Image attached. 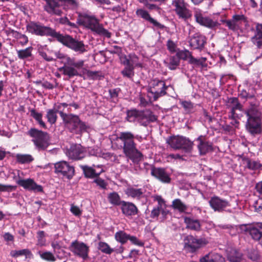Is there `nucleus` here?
Segmentation results:
<instances>
[{"label":"nucleus","mask_w":262,"mask_h":262,"mask_svg":"<svg viewBox=\"0 0 262 262\" xmlns=\"http://www.w3.org/2000/svg\"><path fill=\"white\" fill-rule=\"evenodd\" d=\"M27 30L32 34L39 36H51L67 48L80 53L84 52L85 46L82 41H79L69 35H63L49 26L39 21H30L26 26Z\"/></svg>","instance_id":"nucleus-1"},{"label":"nucleus","mask_w":262,"mask_h":262,"mask_svg":"<svg viewBox=\"0 0 262 262\" xmlns=\"http://www.w3.org/2000/svg\"><path fill=\"white\" fill-rule=\"evenodd\" d=\"M135 136L131 132H120L117 136V140H119L122 144V148L123 154L133 163H137L141 160L143 154L137 148L135 142Z\"/></svg>","instance_id":"nucleus-2"},{"label":"nucleus","mask_w":262,"mask_h":262,"mask_svg":"<svg viewBox=\"0 0 262 262\" xmlns=\"http://www.w3.org/2000/svg\"><path fill=\"white\" fill-rule=\"evenodd\" d=\"M55 55L57 58L63 60L61 62L64 65L59 68L58 70L62 72L63 75L68 76L70 78L74 76L82 77V74L79 72L78 70L84 66L83 60H80L76 62L74 58H72L59 52L56 53Z\"/></svg>","instance_id":"nucleus-3"},{"label":"nucleus","mask_w":262,"mask_h":262,"mask_svg":"<svg viewBox=\"0 0 262 262\" xmlns=\"http://www.w3.org/2000/svg\"><path fill=\"white\" fill-rule=\"evenodd\" d=\"M77 23L79 25L90 29L94 33L99 35L105 36L107 38L111 37V33L104 29L99 20L94 15H90L86 13L81 14L77 19Z\"/></svg>","instance_id":"nucleus-4"},{"label":"nucleus","mask_w":262,"mask_h":262,"mask_svg":"<svg viewBox=\"0 0 262 262\" xmlns=\"http://www.w3.org/2000/svg\"><path fill=\"white\" fill-rule=\"evenodd\" d=\"M26 135L32 138V141L38 150H45L49 146V136L47 132L31 128Z\"/></svg>","instance_id":"nucleus-5"},{"label":"nucleus","mask_w":262,"mask_h":262,"mask_svg":"<svg viewBox=\"0 0 262 262\" xmlns=\"http://www.w3.org/2000/svg\"><path fill=\"white\" fill-rule=\"evenodd\" d=\"M62 115L63 122L70 132L78 134L86 130L85 123L81 121L78 116L72 114Z\"/></svg>","instance_id":"nucleus-6"},{"label":"nucleus","mask_w":262,"mask_h":262,"mask_svg":"<svg viewBox=\"0 0 262 262\" xmlns=\"http://www.w3.org/2000/svg\"><path fill=\"white\" fill-rule=\"evenodd\" d=\"M168 88L164 80L156 78L151 80L147 92L152 95L153 100L157 101L159 98L167 95Z\"/></svg>","instance_id":"nucleus-7"},{"label":"nucleus","mask_w":262,"mask_h":262,"mask_svg":"<svg viewBox=\"0 0 262 262\" xmlns=\"http://www.w3.org/2000/svg\"><path fill=\"white\" fill-rule=\"evenodd\" d=\"M166 143L174 150L182 149L186 152L190 151L193 143L190 140L179 136H172L166 140Z\"/></svg>","instance_id":"nucleus-8"},{"label":"nucleus","mask_w":262,"mask_h":262,"mask_svg":"<svg viewBox=\"0 0 262 262\" xmlns=\"http://www.w3.org/2000/svg\"><path fill=\"white\" fill-rule=\"evenodd\" d=\"M247 118L246 128L253 136L260 134L262 132L261 114H245Z\"/></svg>","instance_id":"nucleus-9"},{"label":"nucleus","mask_w":262,"mask_h":262,"mask_svg":"<svg viewBox=\"0 0 262 262\" xmlns=\"http://www.w3.org/2000/svg\"><path fill=\"white\" fill-rule=\"evenodd\" d=\"M208 243V241L205 238H196L192 235H188L184 239V248L191 253L196 252Z\"/></svg>","instance_id":"nucleus-10"},{"label":"nucleus","mask_w":262,"mask_h":262,"mask_svg":"<svg viewBox=\"0 0 262 262\" xmlns=\"http://www.w3.org/2000/svg\"><path fill=\"white\" fill-rule=\"evenodd\" d=\"M69 249L76 256L86 260L89 257V247L83 242L77 240L73 241Z\"/></svg>","instance_id":"nucleus-11"},{"label":"nucleus","mask_w":262,"mask_h":262,"mask_svg":"<svg viewBox=\"0 0 262 262\" xmlns=\"http://www.w3.org/2000/svg\"><path fill=\"white\" fill-rule=\"evenodd\" d=\"M55 173L62 176L69 180L71 179L75 174V169L66 161H60L54 164Z\"/></svg>","instance_id":"nucleus-12"},{"label":"nucleus","mask_w":262,"mask_h":262,"mask_svg":"<svg viewBox=\"0 0 262 262\" xmlns=\"http://www.w3.org/2000/svg\"><path fill=\"white\" fill-rule=\"evenodd\" d=\"M194 17L198 24L210 29L215 30L220 25L217 21H214L209 17L204 16L200 10L195 11Z\"/></svg>","instance_id":"nucleus-13"},{"label":"nucleus","mask_w":262,"mask_h":262,"mask_svg":"<svg viewBox=\"0 0 262 262\" xmlns=\"http://www.w3.org/2000/svg\"><path fill=\"white\" fill-rule=\"evenodd\" d=\"M208 203L210 207L215 212H223L230 211L226 209L227 207L230 206V203L227 200L221 199L218 196L215 195L211 197Z\"/></svg>","instance_id":"nucleus-14"},{"label":"nucleus","mask_w":262,"mask_h":262,"mask_svg":"<svg viewBox=\"0 0 262 262\" xmlns=\"http://www.w3.org/2000/svg\"><path fill=\"white\" fill-rule=\"evenodd\" d=\"M150 174L164 184H169L171 181L170 174L166 171L165 168L156 167L154 165H152Z\"/></svg>","instance_id":"nucleus-15"},{"label":"nucleus","mask_w":262,"mask_h":262,"mask_svg":"<svg viewBox=\"0 0 262 262\" xmlns=\"http://www.w3.org/2000/svg\"><path fill=\"white\" fill-rule=\"evenodd\" d=\"M172 5L175 7L174 11L180 18L186 20L191 17V11L187 8L184 0H175Z\"/></svg>","instance_id":"nucleus-16"},{"label":"nucleus","mask_w":262,"mask_h":262,"mask_svg":"<svg viewBox=\"0 0 262 262\" xmlns=\"http://www.w3.org/2000/svg\"><path fill=\"white\" fill-rule=\"evenodd\" d=\"M207 43L206 37L200 33H196L190 37L189 46L192 50L202 51Z\"/></svg>","instance_id":"nucleus-17"},{"label":"nucleus","mask_w":262,"mask_h":262,"mask_svg":"<svg viewBox=\"0 0 262 262\" xmlns=\"http://www.w3.org/2000/svg\"><path fill=\"white\" fill-rule=\"evenodd\" d=\"M158 120V116L149 109H145L140 111L139 123L141 125L146 127L151 123Z\"/></svg>","instance_id":"nucleus-18"},{"label":"nucleus","mask_w":262,"mask_h":262,"mask_svg":"<svg viewBox=\"0 0 262 262\" xmlns=\"http://www.w3.org/2000/svg\"><path fill=\"white\" fill-rule=\"evenodd\" d=\"M17 184L29 191H33L35 192H43L42 187L40 185H38L33 179L31 178L19 179L17 181Z\"/></svg>","instance_id":"nucleus-19"},{"label":"nucleus","mask_w":262,"mask_h":262,"mask_svg":"<svg viewBox=\"0 0 262 262\" xmlns=\"http://www.w3.org/2000/svg\"><path fill=\"white\" fill-rule=\"evenodd\" d=\"M67 155L71 159L79 160L85 155L83 148L80 144H72L67 151Z\"/></svg>","instance_id":"nucleus-20"},{"label":"nucleus","mask_w":262,"mask_h":262,"mask_svg":"<svg viewBox=\"0 0 262 262\" xmlns=\"http://www.w3.org/2000/svg\"><path fill=\"white\" fill-rule=\"evenodd\" d=\"M122 214L126 217H130L137 215L139 210L136 205L132 202L123 201L120 205Z\"/></svg>","instance_id":"nucleus-21"},{"label":"nucleus","mask_w":262,"mask_h":262,"mask_svg":"<svg viewBox=\"0 0 262 262\" xmlns=\"http://www.w3.org/2000/svg\"><path fill=\"white\" fill-rule=\"evenodd\" d=\"M136 15L143 19L149 21L150 24H152L153 26L158 29H164L165 26L154 19L150 16L148 12L143 9H137L136 11Z\"/></svg>","instance_id":"nucleus-22"},{"label":"nucleus","mask_w":262,"mask_h":262,"mask_svg":"<svg viewBox=\"0 0 262 262\" xmlns=\"http://www.w3.org/2000/svg\"><path fill=\"white\" fill-rule=\"evenodd\" d=\"M196 141L199 142L197 146L201 155H205L213 151L212 143L204 140L202 136H199Z\"/></svg>","instance_id":"nucleus-23"},{"label":"nucleus","mask_w":262,"mask_h":262,"mask_svg":"<svg viewBox=\"0 0 262 262\" xmlns=\"http://www.w3.org/2000/svg\"><path fill=\"white\" fill-rule=\"evenodd\" d=\"M254 35L251 38V41L257 48L262 47V24L255 23L253 29Z\"/></svg>","instance_id":"nucleus-24"},{"label":"nucleus","mask_w":262,"mask_h":262,"mask_svg":"<svg viewBox=\"0 0 262 262\" xmlns=\"http://www.w3.org/2000/svg\"><path fill=\"white\" fill-rule=\"evenodd\" d=\"M245 231L250 235L253 239L257 241L262 234V223L249 225L246 227Z\"/></svg>","instance_id":"nucleus-25"},{"label":"nucleus","mask_w":262,"mask_h":262,"mask_svg":"<svg viewBox=\"0 0 262 262\" xmlns=\"http://www.w3.org/2000/svg\"><path fill=\"white\" fill-rule=\"evenodd\" d=\"M183 219L187 229L195 231H201V224L200 220L188 216H184Z\"/></svg>","instance_id":"nucleus-26"},{"label":"nucleus","mask_w":262,"mask_h":262,"mask_svg":"<svg viewBox=\"0 0 262 262\" xmlns=\"http://www.w3.org/2000/svg\"><path fill=\"white\" fill-rule=\"evenodd\" d=\"M80 167L82 170L84 177L88 179H95L104 172V170L101 169L100 171L97 172L94 168L88 165H80Z\"/></svg>","instance_id":"nucleus-27"},{"label":"nucleus","mask_w":262,"mask_h":262,"mask_svg":"<svg viewBox=\"0 0 262 262\" xmlns=\"http://www.w3.org/2000/svg\"><path fill=\"white\" fill-rule=\"evenodd\" d=\"M251 99V100L249 102V107L245 111V114H261L259 110V102L256 99L255 96H254V98Z\"/></svg>","instance_id":"nucleus-28"},{"label":"nucleus","mask_w":262,"mask_h":262,"mask_svg":"<svg viewBox=\"0 0 262 262\" xmlns=\"http://www.w3.org/2000/svg\"><path fill=\"white\" fill-rule=\"evenodd\" d=\"M125 193L129 197L139 200L143 198L144 192L142 188L129 187L125 190Z\"/></svg>","instance_id":"nucleus-29"},{"label":"nucleus","mask_w":262,"mask_h":262,"mask_svg":"<svg viewBox=\"0 0 262 262\" xmlns=\"http://www.w3.org/2000/svg\"><path fill=\"white\" fill-rule=\"evenodd\" d=\"M242 161L246 164V167L250 170H256L262 168V164L258 161H254L248 157H244Z\"/></svg>","instance_id":"nucleus-30"},{"label":"nucleus","mask_w":262,"mask_h":262,"mask_svg":"<svg viewBox=\"0 0 262 262\" xmlns=\"http://www.w3.org/2000/svg\"><path fill=\"white\" fill-rule=\"evenodd\" d=\"M243 254L235 249H230L227 251V259L230 262H241Z\"/></svg>","instance_id":"nucleus-31"},{"label":"nucleus","mask_w":262,"mask_h":262,"mask_svg":"<svg viewBox=\"0 0 262 262\" xmlns=\"http://www.w3.org/2000/svg\"><path fill=\"white\" fill-rule=\"evenodd\" d=\"M33 48L32 47H29L24 49L17 50V57L19 59L25 60L26 59L33 58Z\"/></svg>","instance_id":"nucleus-32"},{"label":"nucleus","mask_w":262,"mask_h":262,"mask_svg":"<svg viewBox=\"0 0 262 262\" xmlns=\"http://www.w3.org/2000/svg\"><path fill=\"white\" fill-rule=\"evenodd\" d=\"M135 66L133 64L125 66L124 68L121 71L123 77L126 78L133 80L135 75Z\"/></svg>","instance_id":"nucleus-33"},{"label":"nucleus","mask_w":262,"mask_h":262,"mask_svg":"<svg viewBox=\"0 0 262 262\" xmlns=\"http://www.w3.org/2000/svg\"><path fill=\"white\" fill-rule=\"evenodd\" d=\"M140 111L136 108L127 110L125 120L129 122H134L137 119L139 122Z\"/></svg>","instance_id":"nucleus-34"},{"label":"nucleus","mask_w":262,"mask_h":262,"mask_svg":"<svg viewBox=\"0 0 262 262\" xmlns=\"http://www.w3.org/2000/svg\"><path fill=\"white\" fill-rule=\"evenodd\" d=\"M200 262H225L224 258L221 255L215 254L213 255H206L201 258Z\"/></svg>","instance_id":"nucleus-35"},{"label":"nucleus","mask_w":262,"mask_h":262,"mask_svg":"<svg viewBox=\"0 0 262 262\" xmlns=\"http://www.w3.org/2000/svg\"><path fill=\"white\" fill-rule=\"evenodd\" d=\"M107 199L109 203L114 206H120L123 202L117 192H112L108 194Z\"/></svg>","instance_id":"nucleus-36"},{"label":"nucleus","mask_w":262,"mask_h":262,"mask_svg":"<svg viewBox=\"0 0 262 262\" xmlns=\"http://www.w3.org/2000/svg\"><path fill=\"white\" fill-rule=\"evenodd\" d=\"M171 207L174 209L178 210L180 213L185 212L188 208L187 205L184 204L179 199H176L173 200Z\"/></svg>","instance_id":"nucleus-37"},{"label":"nucleus","mask_w":262,"mask_h":262,"mask_svg":"<svg viewBox=\"0 0 262 262\" xmlns=\"http://www.w3.org/2000/svg\"><path fill=\"white\" fill-rule=\"evenodd\" d=\"M30 116L38 123L41 127L45 129L47 128V126L45 123L42 121V114L41 113L37 112L34 108L30 110Z\"/></svg>","instance_id":"nucleus-38"},{"label":"nucleus","mask_w":262,"mask_h":262,"mask_svg":"<svg viewBox=\"0 0 262 262\" xmlns=\"http://www.w3.org/2000/svg\"><path fill=\"white\" fill-rule=\"evenodd\" d=\"M16 160L18 163L27 164L30 163L34 160L33 157L29 154H17L16 155Z\"/></svg>","instance_id":"nucleus-39"},{"label":"nucleus","mask_w":262,"mask_h":262,"mask_svg":"<svg viewBox=\"0 0 262 262\" xmlns=\"http://www.w3.org/2000/svg\"><path fill=\"white\" fill-rule=\"evenodd\" d=\"M239 94L238 96L243 98L245 99L246 100L248 99H252L254 98L255 93L252 91V89H251L249 87H247L245 89H243L240 90L238 88Z\"/></svg>","instance_id":"nucleus-40"},{"label":"nucleus","mask_w":262,"mask_h":262,"mask_svg":"<svg viewBox=\"0 0 262 262\" xmlns=\"http://www.w3.org/2000/svg\"><path fill=\"white\" fill-rule=\"evenodd\" d=\"M129 234L124 231H119L115 234V239L122 245L125 244L128 240Z\"/></svg>","instance_id":"nucleus-41"},{"label":"nucleus","mask_w":262,"mask_h":262,"mask_svg":"<svg viewBox=\"0 0 262 262\" xmlns=\"http://www.w3.org/2000/svg\"><path fill=\"white\" fill-rule=\"evenodd\" d=\"M228 103L230 105L231 107L240 111H242L243 105L239 102L238 98L230 97L228 98Z\"/></svg>","instance_id":"nucleus-42"},{"label":"nucleus","mask_w":262,"mask_h":262,"mask_svg":"<svg viewBox=\"0 0 262 262\" xmlns=\"http://www.w3.org/2000/svg\"><path fill=\"white\" fill-rule=\"evenodd\" d=\"M98 249L106 254H111L114 250L111 248L108 244L104 242H100L98 245Z\"/></svg>","instance_id":"nucleus-43"},{"label":"nucleus","mask_w":262,"mask_h":262,"mask_svg":"<svg viewBox=\"0 0 262 262\" xmlns=\"http://www.w3.org/2000/svg\"><path fill=\"white\" fill-rule=\"evenodd\" d=\"M46 118L51 125L55 124L57 120V113L55 110L49 109L47 112Z\"/></svg>","instance_id":"nucleus-44"},{"label":"nucleus","mask_w":262,"mask_h":262,"mask_svg":"<svg viewBox=\"0 0 262 262\" xmlns=\"http://www.w3.org/2000/svg\"><path fill=\"white\" fill-rule=\"evenodd\" d=\"M10 255L13 257H17L21 255H25L26 257H30L32 254L29 249H24L20 250H12L10 253Z\"/></svg>","instance_id":"nucleus-45"},{"label":"nucleus","mask_w":262,"mask_h":262,"mask_svg":"<svg viewBox=\"0 0 262 262\" xmlns=\"http://www.w3.org/2000/svg\"><path fill=\"white\" fill-rule=\"evenodd\" d=\"M119 56L121 63L124 66L133 64L134 62V59H138V57L135 55L133 56V58H132L130 55H129V58H128L126 55H123L121 54Z\"/></svg>","instance_id":"nucleus-46"},{"label":"nucleus","mask_w":262,"mask_h":262,"mask_svg":"<svg viewBox=\"0 0 262 262\" xmlns=\"http://www.w3.org/2000/svg\"><path fill=\"white\" fill-rule=\"evenodd\" d=\"M180 60L179 57L175 56H171L169 58V62L167 63V67L171 70H176L180 64Z\"/></svg>","instance_id":"nucleus-47"},{"label":"nucleus","mask_w":262,"mask_h":262,"mask_svg":"<svg viewBox=\"0 0 262 262\" xmlns=\"http://www.w3.org/2000/svg\"><path fill=\"white\" fill-rule=\"evenodd\" d=\"M206 59L205 57H201L199 59H197L192 56L191 59L188 60V62L191 64L206 67L207 66V64L206 63Z\"/></svg>","instance_id":"nucleus-48"},{"label":"nucleus","mask_w":262,"mask_h":262,"mask_svg":"<svg viewBox=\"0 0 262 262\" xmlns=\"http://www.w3.org/2000/svg\"><path fill=\"white\" fill-rule=\"evenodd\" d=\"M38 254L40 258L50 262H54L56 260V257L54 254L50 251H46L44 252L39 251Z\"/></svg>","instance_id":"nucleus-49"},{"label":"nucleus","mask_w":262,"mask_h":262,"mask_svg":"<svg viewBox=\"0 0 262 262\" xmlns=\"http://www.w3.org/2000/svg\"><path fill=\"white\" fill-rule=\"evenodd\" d=\"M176 55L179 57V59L180 60L181 59L184 60H186L188 59L189 60L191 59V57H192V53L188 50L180 51L177 53Z\"/></svg>","instance_id":"nucleus-50"},{"label":"nucleus","mask_w":262,"mask_h":262,"mask_svg":"<svg viewBox=\"0 0 262 262\" xmlns=\"http://www.w3.org/2000/svg\"><path fill=\"white\" fill-rule=\"evenodd\" d=\"M46 234L43 231H39L37 232V243L36 245L40 247L45 246L46 243L45 238Z\"/></svg>","instance_id":"nucleus-51"},{"label":"nucleus","mask_w":262,"mask_h":262,"mask_svg":"<svg viewBox=\"0 0 262 262\" xmlns=\"http://www.w3.org/2000/svg\"><path fill=\"white\" fill-rule=\"evenodd\" d=\"M181 104L186 114H191L194 112V104L191 101H182Z\"/></svg>","instance_id":"nucleus-52"},{"label":"nucleus","mask_w":262,"mask_h":262,"mask_svg":"<svg viewBox=\"0 0 262 262\" xmlns=\"http://www.w3.org/2000/svg\"><path fill=\"white\" fill-rule=\"evenodd\" d=\"M120 92L121 89L119 88L109 90L108 93L112 102L117 103L118 101V95Z\"/></svg>","instance_id":"nucleus-53"},{"label":"nucleus","mask_w":262,"mask_h":262,"mask_svg":"<svg viewBox=\"0 0 262 262\" xmlns=\"http://www.w3.org/2000/svg\"><path fill=\"white\" fill-rule=\"evenodd\" d=\"M86 74L88 78L92 80L100 79V77H102L100 71L86 70Z\"/></svg>","instance_id":"nucleus-54"},{"label":"nucleus","mask_w":262,"mask_h":262,"mask_svg":"<svg viewBox=\"0 0 262 262\" xmlns=\"http://www.w3.org/2000/svg\"><path fill=\"white\" fill-rule=\"evenodd\" d=\"M248 257L252 261H256L260 258V255L256 249H251L248 253Z\"/></svg>","instance_id":"nucleus-55"},{"label":"nucleus","mask_w":262,"mask_h":262,"mask_svg":"<svg viewBox=\"0 0 262 262\" xmlns=\"http://www.w3.org/2000/svg\"><path fill=\"white\" fill-rule=\"evenodd\" d=\"M94 182L98 186L100 187V188L106 189V186L107 185V183L103 179L100 178L99 177L96 178L94 181Z\"/></svg>","instance_id":"nucleus-56"},{"label":"nucleus","mask_w":262,"mask_h":262,"mask_svg":"<svg viewBox=\"0 0 262 262\" xmlns=\"http://www.w3.org/2000/svg\"><path fill=\"white\" fill-rule=\"evenodd\" d=\"M234 19V20L238 22L241 25H242V22L246 23L247 17L244 15H238L235 14L232 16V17Z\"/></svg>","instance_id":"nucleus-57"},{"label":"nucleus","mask_w":262,"mask_h":262,"mask_svg":"<svg viewBox=\"0 0 262 262\" xmlns=\"http://www.w3.org/2000/svg\"><path fill=\"white\" fill-rule=\"evenodd\" d=\"M161 208H159L158 207H154L153 209L151 211L150 213V217L152 219H156L158 220V218L160 214Z\"/></svg>","instance_id":"nucleus-58"},{"label":"nucleus","mask_w":262,"mask_h":262,"mask_svg":"<svg viewBox=\"0 0 262 262\" xmlns=\"http://www.w3.org/2000/svg\"><path fill=\"white\" fill-rule=\"evenodd\" d=\"M128 240H129L133 244L139 246H144V243L139 241L136 236H131L129 234Z\"/></svg>","instance_id":"nucleus-59"},{"label":"nucleus","mask_w":262,"mask_h":262,"mask_svg":"<svg viewBox=\"0 0 262 262\" xmlns=\"http://www.w3.org/2000/svg\"><path fill=\"white\" fill-rule=\"evenodd\" d=\"M167 47L168 50L171 53H174L176 51L177 46L173 41L169 39L167 42Z\"/></svg>","instance_id":"nucleus-60"},{"label":"nucleus","mask_w":262,"mask_h":262,"mask_svg":"<svg viewBox=\"0 0 262 262\" xmlns=\"http://www.w3.org/2000/svg\"><path fill=\"white\" fill-rule=\"evenodd\" d=\"M70 211L75 216H79L82 214V211L80 208L73 204L71 205Z\"/></svg>","instance_id":"nucleus-61"},{"label":"nucleus","mask_w":262,"mask_h":262,"mask_svg":"<svg viewBox=\"0 0 262 262\" xmlns=\"http://www.w3.org/2000/svg\"><path fill=\"white\" fill-rule=\"evenodd\" d=\"M55 110L57 113H59L60 117L62 118V114L63 115H68V114L64 113L63 112V108H62V106H61L60 103H58L57 104H55L54 105V107L53 108Z\"/></svg>","instance_id":"nucleus-62"},{"label":"nucleus","mask_w":262,"mask_h":262,"mask_svg":"<svg viewBox=\"0 0 262 262\" xmlns=\"http://www.w3.org/2000/svg\"><path fill=\"white\" fill-rule=\"evenodd\" d=\"M154 201L158 202V206L157 207L159 208H162L163 205L165 206V201L162 198L161 195H156L154 196Z\"/></svg>","instance_id":"nucleus-63"},{"label":"nucleus","mask_w":262,"mask_h":262,"mask_svg":"<svg viewBox=\"0 0 262 262\" xmlns=\"http://www.w3.org/2000/svg\"><path fill=\"white\" fill-rule=\"evenodd\" d=\"M255 189L258 194V196L259 200H262V181L256 184Z\"/></svg>","instance_id":"nucleus-64"}]
</instances>
